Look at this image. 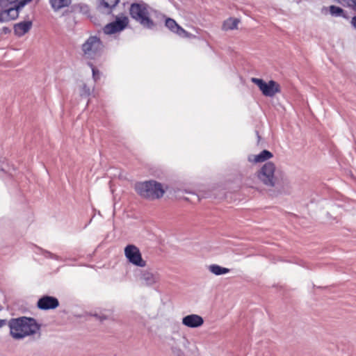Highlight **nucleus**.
Listing matches in <instances>:
<instances>
[{
	"mask_svg": "<svg viewBox=\"0 0 356 356\" xmlns=\"http://www.w3.org/2000/svg\"><path fill=\"white\" fill-rule=\"evenodd\" d=\"M8 324L10 334L15 339H22L27 336L36 334L40 329L34 318L26 316L11 318Z\"/></svg>",
	"mask_w": 356,
	"mask_h": 356,
	"instance_id": "nucleus-1",
	"label": "nucleus"
},
{
	"mask_svg": "<svg viewBox=\"0 0 356 356\" xmlns=\"http://www.w3.org/2000/svg\"><path fill=\"white\" fill-rule=\"evenodd\" d=\"M134 189L140 197L149 201L162 198L166 191L161 183L154 179L136 182Z\"/></svg>",
	"mask_w": 356,
	"mask_h": 356,
	"instance_id": "nucleus-2",
	"label": "nucleus"
},
{
	"mask_svg": "<svg viewBox=\"0 0 356 356\" xmlns=\"http://www.w3.org/2000/svg\"><path fill=\"white\" fill-rule=\"evenodd\" d=\"M129 13L131 17L143 27L148 29H152L154 27V23L149 17L147 6L145 3H132Z\"/></svg>",
	"mask_w": 356,
	"mask_h": 356,
	"instance_id": "nucleus-3",
	"label": "nucleus"
},
{
	"mask_svg": "<svg viewBox=\"0 0 356 356\" xmlns=\"http://www.w3.org/2000/svg\"><path fill=\"white\" fill-rule=\"evenodd\" d=\"M102 49L103 44L100 38L95 35L90 36L81 46L84 56L90 59L100 55Z\"/></svg>",
	"mask_w": 356,
	"mask_h": 356,
	"instance_id": "nucleus-4",
	"label": "nucleus"
},
{
	"mask_svg": "<svg viewBox=\"0 0 356 356\" xmlns=\"http://www.w3.org/2000/svg\"><path fill=\"white\" fill-rule=\"evenodd\" d=\"M275 165L272 162L266 163L257 172V178L266 186H276L277 178L275 175Z\"/></svg>",
	"mask_w": 356,
	"mask_h": 356,
	"instance_id": "nucleus-5",
	"label": "nucleus"
},
{
	"mask_svg": "<svg viewBox=\"0 0 356 356\" xmlns=\"http://www.w3.org/2000/svg\"><path fill=\"white\" fill-rule=\"evenodd\" d=\"M251 81L256 84L262 94L266 97H274L277 93L281 92V88L279 83L273 80L265 82L261 79L252 78Z\"/></svg>",
	"mask_w": 356,
	"mask_h": 356,
	"instance_id": "nucleus-6",
	"label": "nucleus"
},
{
	"mask_svg": "<svg viewBox=\"0 0 356 356\" xmlns=\"http://www.w3.org/2000/svg\"><path fill=\"white\" fill-rule=\"evenodd\" d=\"M124 255L129 262L136 266L143 268L146 266V261L143 259L139 248L134 245L130 244L125 247Z\"/></svg>",
	"mask_w": 356,
	"mask_h": 356,
	"instance_id": "nucleus-7",
	"label": "nucleus"
},
{
	"mask_svg": "<svg viewBox=\"0 0 356 356\" xmlns=\"http://www.w3.org/2000/svg\"><path fill=\"white\" fill-rule=\"evenodd\" d=\"M128 23L129 19L127 17H118L114 22L106 24L103 30L105 34L111 35L124 30Z\"/></svg>",
	"mask_w": 356,
	"mask_h": 356,
	"instance_id": "nucleus-8",
	"label": "nucleus"
},
{
	"mask_svg": "<svg viewBox=\"0 0 356 356\" xmlns=\"http://www.w3.org/2000/svg\"><path fill=\"white\" fill-rule=\"evenodd\" d=\"M22 8L19 3L10 7L1 8L0 10V22H6L17 19L19 16V10Z\"/></svg>",
	"mask_w": 356,
	"mask_h": 356,
	"instance_id": "nucleus-9",
	"label": "nucleus"
},
{
	"mask_svg": "<svg viewBox=\"0 0 356 356\" xmlns=\"http://www.w3.org/2000/svg\"><path fill=\"white\" fill-rule=\"evenodd\" d=\"M139 280L142 284L150 286L157 283L159 280V275L157 272L151 269L140 271Z\"/></svg>",
	"mask_w": 356,
	"mask_h": 356,
	"instance_id": "nucleus-10",
	"label": "nucleus"
},
{
	"mask_svg": "<svg viewBox=\"0 0 356 356\" xmlns=\"http://www.w3.org/2000/svg\"><path fill=\"white\" fill-rule=\"evenodd\" d=\"M37 306L42 310L54 309L59 306V302L55 297L44 296L38 300Z\"/></svg>",
	"mask_w": 356,
	"mask_h": 356,
	"instance_id": "nucleus-11",
	"label": "nucleus"
},
{
	"mask_svg": "<svg viewBox=\"0 0 356 356\" xmlns=\"http://www.w3.org/2000/svg\"><path fill=\"white\" fill-rule=\"evenodd\" d=\"M163 18H165V26L173 33L177 34L179 37L181 38H188L189 33L184 30L181 26H180L175 19L165 17L163 15Z\"/></svg>",
	"mask_w": 356,
	"mask_h": 356,
	"instance_id": "nucleus-12",
	"label": "nucleus"
},
{
	"mask_svg": "<svg viewBox=\"0 0 356 356\" xmlns=\"http://www.w3.org/2000/svg\"><path fill=\"white\" fill-rule=\"evenodd\" d=\"M181 323L184 325L190 328H197L204 324L203 318L197 314H189L182 318Z\"/></svg>",
	"mask_w": 356,
	"mask_h": 356,
	"instance_id": "nucleus-13",
	"label": "nucleus"
},
{
	"mask_svg": "<svg viewBox=\"0 0 356 356\" xmlns=\"http://www.w3.org/2000/svg\"><path fill=\"white\" fill-rule=\"evenodd\" d=\"M32 25L31 21H24L17 23L13 26L14 33L18 37H22L30 31Z\"/></svg>",
	"mask_w": 356,
	"mask_h": 356,
	"instance_id": "nucleus-14",
	"label": "nucleus"
},
{
	"mask_svg": "<svg viewBox=\"0 0 356 356\" xmlns=\"http://www.w3.org/2000/svg\"><path fill=\"white\" fill-rule=\"evenodd\" d=\"M273 156V155L270 151L264 149L257 155H250L248 161L255 163H261L270 159Z\"/></svg>",
	"mask_w": 356,
	"mask_h": 356,
	"instance_id": "nucleus-15",
	"label": "nucleus"
},
{
	"mask_svg": "<svg viewBox=\"0 0 356 356\" xmlns=\"http://www.w3.org/2000/svg\"><path fill=\"white\" fill-rule=\"evenodd\" d=\"M275 187L280 193H289L291 188L290 181L286 177H282L280 181L277 179Z\"/></svg>",
	"mask_w": 356,
	"mask_h": 356,
	"instance_id": "nucleus-16",
	"label": "nucleus"
},
{
	"mask_svg": "<svg viewBox=\"0 0 356 356\" xmlns=\"http://www.w3.org/2000/svg\"><path fill=\"white\" fill-rule=\"evenodd\" d=\"M119 2L120 0H102L99 7L100 9L104 10L107 13H111Z\"/></svg>",
	"mask_w": 356,
	"mask_h": 356,
	"instance_id": "nucleus-17",
	"label": "nucleus"
},
{
	"mask_svg": "<svg viewBox=\"0 0 356 356\" xmlns=\"http://www.w3.org/2000/svg\"><path fill=\"white\" fill-rule=\"evenodd\" d=\"M240 20L237 18L229 17L222 24V29L225 31L237 29Z\"/></svg>",
	"mask_w": 356,
	"mask_h": 356,
	"instance_id": "nucleus-18",
	"label": "nucleus"
},
{
	"mask_svg": "<svg viewBox=\"0 0 356 356\" xmlns=\"http://www.w3.org/2000/svg\"><path fill=\"white\" fill-rule=\"evenodd\" d=\"M49 3L54 11H58L67 7L71 3V0H49Z\"/></svg>",
	"mask_w": 356,
	"mask_h": 356,
	"instance_id": "nucleus-19",
	"label": "nucleus"
},
{
	"mask_svg": "<svg viewBox=\"0 0 356 356\" xmlns=\"http://www.w3.org/2000/svg\"><path fill=\"white\" fill-rule=\"evenodd\" d=\"M210 272L216 275H220L228 273L230 270L227 268L222 267L217 264H212L209 266Z\"/></svg>",
	"mask_w": 356,
	"mask_h": 356,
	"instance_id": "nucleus-20",
	"label": "nucleus"
},
{
	"mask_svg": "<svg viewBox=\"0 0 356 356\" xmlns=\"http://www.w3.org/2000/svg\"><path fill=\"white\" fill-rule=\"evenodd\" d=\"M330 13L332 16L334 17H341L344 16V10L338 6H330L329 8Z\"/></svg>",
	"mask_w": 356,
	"mask_h": 356,
	"instance_id": "nucleus-21",
	"label": "nucleus"
},
{
	"mask_svg": "<svg viewBox=\"0 0 356 356\" xmlns=\"http://www.w3.org/2000/svg\"><path fill=\"white\" fill-rule=\"evenodd\" d=\"M39 250L40 251V253L46 258H49V259H55V260H58V261L62 260L60 257H59L48 250H43L42 248H39Z\"/></svg>",
	"mask_w": 356,
	"mask_h": 356,
	"instance_id": "nucleus-22",
	"label": "nucleus"
},
{
	"mask_svg": "<svg viewBox=\"0 0 356 356\" xmlns=\"http://www.w3.org/2000/svg\"><path fill=\"white\" fill-rule=\"evenodd\" d=\"M19 1V0H0V7H10L13 5L17 4Z\"/></svg>",
	"mask_w": 356,
	"mask_h": 356,
	"instance_id": "nucleus-23",
	"label": "nucleus"
},
{
	"mask_svg": "<svg viewBox=\"0 0 356 356\" xmlns=\"http://www.w3.org/2000/svg\"><path fill=\"white\" fill-rule=\"evenodd\" d=\"M88 65L92 70V79L96 82L100 79V72L97 70L92 63H88Z\"/></svg>",
	"mask_w": 356,
	"mask_h": 356,
	"instance_id": "nucleus-24",
	"label": "nucleus"
},
{
	"mask_svg": "<svg viewBox=\"0 0 356 356\" xmlns=\"http://www.w3.org/2000/svg\"><path fill=\"white\" fill-rule=\"evenodd\" d=\"M337 2L340 3L342 6L348 7L349 8H355L356 3L355 0H337Z\"/></svg>",
	"mask_w": 356,
	"mask_h": 356,
	"instance_id": "nucleus-25",
	"label": "nucleus"
},
{
	"mask_svg": "<svg viewBox=\"0 0 356 356\" xmlns=\"http://www.w3.org/2000/svg\"><path fill=\"white\" fill-rule=\"evenodd\" d=\"M91 94V91L90 88L86 84H83L81 90H80V95L81 97H88Z\"/></svg>",
	"mask_w": 356,
	"mask_h": 356,
	"instance_id": "nucleus-26",
	"label": "nucleus"
},
{
	"mask_svg": "<svg viewBox=\"0 0 356 356\" xmlns=\"http://www.w3.org/2000/svg\"><path fill=\"white\" fill-rule=\"evenodd\" d=\"M172 351L173 354L176 356H186L184 351L179 348L174 347L172 348Z\"/></svg>",
	"mask_w": 356,
	"mask_h": 356,
	"instance_id": "nucleus-27",
	"label": "nucleus"
},
{
	"mask_svg": "<svg viewBox=\"0 0 356 356\" xmlns=\"http://www.w3.org/2000/svg\"><path fill=\"white\" fill-rule=\"evenodd\" d=\"M93 316L97 318L99 321L102 322L107 318L105 315L95 314Z\"/></svg>",
	"mask_w": 356,
	"mask_h": 356,
	"instance_id": "nucleus-28",
	"label": "nucleus"
},
{
	"mask_svg": "<svg viewBox=\"0 0 356 356\" xmlns=\"http://www.w3.org/2000/svg\"><path fill=\"white\" fill-rule=\"evenodd\" d=\"M80 8H81V10H83L84 12H87L88 10V7L87 5H81V6H80Z\"/></svg>",
	"mask_w": 356,
	"mask_h": 356,
	"instance_id": "nucleus-29",
	"label": "nucleus"
},
{
	"mask_svg": "<svg viewBox=\"0 0 356 356\" xmlns=\"http://www.w3.org/2000/svg\"><path fill=\"white\" fill-rule=\"evenodd\" d=\"M351 24L353 26V27L356 29V17H353Z\"/></svg>",
	"mask_w": 356,
	"mask_h": 356,
	"instance_id": "nucleus-30",
	"label": "nucleus"
},
{
	"mask_svg": "<svg viewBox=\"0 0 356 356\" xmlns=\"http://www.w3.org/2000/svg\"><path fill=\"white\" fill-rule=\"evenodd\" d=\"M6 323H7L6 320L0 319V327L5 325L6 324Z\"/></svg>",
	"mask_w": 356,
	"mask_h": 356,
	"instance_id": "nucleus-31",
	"label": "nucleus"
},
{
	"mask_svg": "<svg viewBox=\"0 0 356 356\" xmlns=\"http://www.w3.org/2000/svg\"><path fill=\"white\" fill-rule=\"evenodd\" d=\"M3 32L4 33H8L10 32V29L9 28H8V27H3Z\"/></svg>",
	"mask_w": 356,
	"mask_h": 356,
	"instance_id": "nucleus-32",
	"label": "nucleus"
},
{
	"mask_svg": "<svg viewBox=\"0 0 356 356\" xmlns=\"http://www.w3.org/2000/svg\"><path fill=\"white\" fill-rule=\"evenodd\" d=\"M187 344H188V341L186 339H184V346L186 347Z\"/></svg>",
	"mask_w": 356,
	"mask_h": 356,
	"instance_id": "nucleus-33",
	"label": "nucleus"
}]
</instances>
